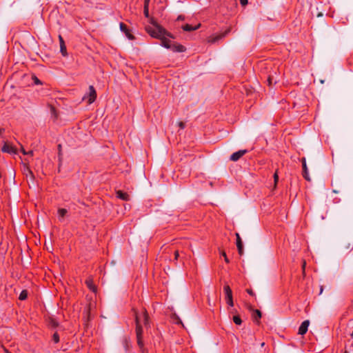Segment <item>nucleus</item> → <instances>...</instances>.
I'll return each mask as SVG.
<instances>
[{"mask_svg": "<svg viewBox=\"0 0 353 353\" xmlns=\"http://www.w3.org/2000/svg\"><path fill=\"white\" fill-rule=\"evenodd\" d=\"M323 292V287H321V290H320V294H321Z\"/></svg>", "mask_w": 353, "mask_h": 353, "instance_id": "39", "label": "nucleus"}, {"mask_svg": "<svg viewBox=\"0 0 353 353\" xmlns=\"http://www.w3.org/2000/svg\"><path fill=\"white\" fill-rule=\"evenodd\" d=\"M59 43H65V42H64V40H63V37H62L61 35H59Z\"/></svg>", "mask_w": 353, "mask_h": 353, "instance_id": "32", "label": "nucleus"}, {"mask_svg": "<svg viewBox=\"0 0 353 353\" xmlns=\"http://www.w3.org/2000/svg\"><path fill=\"white\" fill-rule=\"evenodd\" d=\"M268 85H271L272 84H275L276 83V80L274 79V78L271 76H269L268 79Z\"/></svg>", "mask_w": 353, "mask_h": 353, "instance_id": "23", "label": "nucleus"}, {"mask_svg": "<svg viewBox=\"0 0 353 353\" xmlns=\"http://www.w3.org/2000/svg\"><path fill=\"white\" fill-rule=\"evenodd\" d=\"M68 210L65 208H59L58 209L57 214H58V219L60 221H62L65 217V216L67 214Z\"/></svg>", "mask_w": 353, "mask_h": 353, "instance_id": "16", "label": "nucleus"}, {"mask_svg": "<svg viewBox=\"0 0 353 353\" xmlns=\"http://www.w3.org/2000/svg\"><path fill=\"white\" fill-rule=\"evenodd\" d=\"M223 256H224L225 261L227 263H228V262H229V261H228V257H227V256H226V254H225V252H223Z\"/></svg>", "mask_w": 353, "mask_h": 353, "instance_id": "34", "label": "nucleus"}, {"mask_svg": "<svg viewBox=\"0 0 353 353\" xmlns=\"http://www.w3.org/2000/svg\"><path fill=\"white\" fill-rule=\"evenodd\" d=\"M239 1L242 6H245L248 4V0H239Z\"/></svg>", "mask_w": 353, "mask_h": 353, "instance_id": "27", "label": "nucleus"}, {"mask_svg": "<svg viewBox=\"0 0 353 353\" xmlns=\"http://www.w3.org/2000/svg\"><path fill=\"white\" fill-rule=\"evenodd\" d=\"M21 151L23 154H28L27 152L24 150L23 147H21Z\"/></svg>", "mask_w": 353, "mask_h": 353, "instance_id": "35", "label": "nucleus"}, {"mask_svg": "<svg viewBox=\"0 0 353 353\" xmlns=\"http://www.w3.org/2000/svg\"><path fill=\"white\" fill-rule=\"evenodd\" d=\"M117 197L119 198L120 199L123 201H129L130 200V196L128 193L124 192L121 190H118L116 192Z\"/></svg>", "mask_w": 353, "mask_h": 353, "instance_id": "13", "label": "nucleus"}, {"mask_svg": "<svg viewBox=\"0 0 353 353\" xmlns=\"http://www.w3.org/2000/svg\"><path fill=\"white\" fill-rule=\"evenodd\" d=\"M28 296V292L26 290H22L19 294V299L21 301L26 299Z\"/></svg>", "mask_w": 353, "mask_h": 353, "instance_id": "21", "label": "nucleus"}, {"mask_svg": "<svg viewBox=\"0 0 353 353\" xmlns=\"http://www.w3.org/2000/svg\"><path fill=\"white\" fill-rule=\"evenodd\" d=\"M310 325L309 320H305L301 324L299 328V334L303 335L305 334L308 329V326Z\"/></svg>", "mask_w": 353, "mask_h": 353, "instance_id": "10", "label": "nucleus"}, {"mask_svg": "<svg viewBox=\"0 0 353 353\" xmlns=\"http://www.w3.org/2000/svg\"><path fill=\"white\" fill-rule=\"evenodd\" d=\"M246 292L250 294V295H252V296H254V292L252 291V289H247L246 290Z\"/></svg>", "mask_w": 353, "mask_h": 353, "instance_id": "28", "label": "nucleus"}, {"mask_svg": "<svg viewBox=\"0 0 353 353\" xmlns=\"http://www.w3.org/2000/svg\"><path fill=\"white\" fill-rule=\"evenodd\" d=\"M302 163V167H303V176L305 178L307 181H310V178L308 174V169L306 164V159L305 157L302 158L301 159Z\"/></svg>", "mask_w": 353, "mask_h": 353, "instance_id": "9", "label": "nucleus"}, {"mask_svg": "<svg viewBox=\"0 0 353 353\" xmlns=\"http://www.w3.org/2000/svg\"><path fill=\"white\" fill-rule=\"evenodd\" d=\"M97 98V92L94 88L92 85L89 86V93H88V103H92Z\"/></svg>", "mask_w": 353, "mask_h": 353, "instance_id": "6", "label": "nucleus"}, {"mask_svg": "<svg viewBox=\"0 0 353 353\" xmlns=\"http://www.w3.org/2000/svg\"><path fill=\"white\" fill-rule=\"evenodd\" d=\"M179 126L180 127L181 129H183L185 128V123L183 122H179Z\"/></svg>", "mask_w": 353, "mask_h": 353, "instance_id": "30", "label": "nucleus"}, {"mask_svg": "<svg viewBox=\"0 0 353 353\" xmlns=\"http://www.w3.org/2000/svg\"><path fill=\"white\" fill-rule=\"evenodd\" d=\"M1 150L3 152H6L9 154H17V150L14 147L11 145H9L7 143H5L3 145Z\"/></svg>", "mask_w": 353, "mask_h": 353, "instance_id": "7", "label": "nucleus"}, {"mask_svg": "<svg viewBox=\"0 0 353 353\" xmlns=\"http://www.w3.org/2000/svg\"><path fill=\"white\" fill-rule=\"evenodd\" d=\"M248 152L247 150H240L237 152H234L231 156L230 159L232 161H238L241 157H242L244 154Z\"/></svg>", "mask_w": 353, "mask_h": 353, "instance_id": "4", "label": "nucleus"}, {"mask_svg": "<svg viewBox=\"0 0 353 353\" xmlns=\"http://www.w3.org/2000/svg\"><path fill=\"white\" fill-rule=\"evenodd\" d=\"M185 19V17L183 15H179L178 17H177V20L178 21H182V20H184Z\"/></svg>", "mask_w": 353, "mask_h": 353, "instance_id": "31", "label": "nucleus"}, {"mask_svg": "<svg viewBox=\"0 0 353 353\" xmlns=\"http://www.w3.org/2000/svg\"><path fill=\"white\" fill-rule=\"evenodd\" d=\"M143 13L145 17H149V6L144 5Z\"/></svg>", "mask_w": 353, "mask_h": 353, "instance_id": "22", "label": "nucleus"}, {"mask_svg": "<svg viewBox=\"0 0 353 353\" xmlns=\"http://www.w3.org/2000/svg\"><path fill=\"white\" fill-rule=\"evenodd\" d=\"M135 321H136V334L137 344L144 353V343L143 341V328L142 325H144L148 328L149 325V316L145 310H143L140 314L135 312Z\"/></svg>", "mask_w": 353, "mask_h": 353, "instance_id": "1", "label": "nucleus"}, {"mask_svg": "<svg viewBox=\"0 0 353 353\" xmlns=\"http://www.w3.org/2000/svg\"><path fill=\"white\" fill-rule=\"evenodd\" d=\"M85 284L90 290H91L93 292H97V287L94 284L92 278H91V277L88 278L85 280Z\"/></svg>", "mask_w": 353, "mask_h": 353, "instance_id": "12", "label": "nucleus"}, {"mask_svg": "<svg viewBox=\"0 0 353 353\" xmlns=\"http://www.w3.org/2000/svg\"><path fill=\"white\" fill-rule=\"evenodd\" d=\"M179 252L177 250H176L174 252V260H177L179 258Z\"/></svg>", "mask_w": 353, "mask_h": 353, "instance_id": "29", "label": "nucleus"}, {"mask_svg": "<svg viewBox=\"0 0 353 353\" xmlns=\"http://www.w3.org/2000/svg\"><path fill=\"white\" fill-rule=\"evenodd\" d=\"M28 154H30V155H32L33 154V151L32 150H30L28 152H27Z\"/></svg>", "mask_w": 353, "mask_h": 353, "instance_id": "38", "label": "nucleus"}, {"mask_svg": "<svg viewBox=\"0 0 353 353\" xmlns=\"http://www.w3.org/2000/svg\"><path fill=\"white\" fill-rule=\"evenodd\" d=\"M161 41V46L167 49L170 48V46L172 44V42L169 40L168 39L165 38V36L163 37L162 39H160Z\"/></svg>", "mask_w": 353, "mask_h": 353, "instance_id": "15", "label": "nucleus"}, {"mask_svg": "<svg viewBox=\"0 0 353 353\" xmlns=\"http://www.w3.org/2000/svg\"><path fill=\"white\" fill-rule=\"evenodd\" d=\"M252 318L254 321H255L256 323H259V319L261 318V311L259 310H254L252 314Z\"/></svg>", "mask_w": 353, "mask_h": 353, "instance_id": "17", "label": "nucleus"}, {"mask_svg": "<svg viewBox=\"0 0 353 353\" xmlns=\"http://www.w3.org/2000/svg\"><path fill=\"white\" fill-rule=\"evenodd\" d=\"M200 26H201V24H198L197 26H193L190 24H185L182 26V29L184 31L190 32V31H193V30H196L199 29Z\"/></svg>", "mask_w": 353, "mask_h": 353, "instance_id": "14", "label": "nucleus"}, {"mask_svg": "<svg viewBox=\"0 0 353 353\" xmlns=\"http://www.w3.org/2000/svg\"><path fill=\"white\" fill-rule=\"evenodd\" d=\"M170 50L174 52H183L186 50V48L183 45L179 44L175 42H172V44L170 46Z\"/></svg>", "mask_w": 353, "mask_h": 353, "instance_id": "5", "label": "nucleus"}, {"mask_svg": "<svg viewBox=\"0 0 353 353\" xmlns=\"http://www.w3.org/2000/svg\"><path fill=\"white\" fill-rule=\"evenodd\" d=\"M59 43H65V42H64V40H63V37H62L61 35H59Z\"/></svg>", "mask_w": 353, "mask_h": 353, "instance_id": "33", "label": "nucleus"}, {"mask_svg": "<svg viewBox=\"0 0 353 353\" xmlns=\"http://www.w3.org/2000/svg\"><path fill=\"white\" fill-rule=\"evenodd\" d=\"M60 51H61V54H63V56L67 55L66 46L65 45V43H60Z\"/></svg>", "mask_w": 353, "mask_h": 353, "instance_id": "19", "label": "nucleus"}, {"mask_svg": "<svg viewBox=\"0 0 353 353\" xmlns=\"http://www.w3.org/2000/svg\"><path fill=\"white\" fill-rule=\"evenodd\" d=\"M229 32H230V29H228L222 33L212 34L208 38V42L210 43H214L217 42L218 41H219L220 39H222L223 38H224L229 33Z\"/></svg>", "mask_w": 353, "mask_h": 353, "instance_id": "3", "label": "nucleus"}, {"mask_svg": "<svg viewBox=\"0 0 353 353\" xmlns=\"http://www.w3.org/2000/svg\"><path fill=\"white\" fill-rule=\"evenodd\" d=\"M146 30L151 37L159 39L165 36H170V34L158 24H154V27H147Z\"/></svg>", "mask_w": 353, "mask_h": 353, "instance_id": "2", "label": "nucleus"}, {"mask_svg": "<svg viewBox=\"0 0 353 353\" xmlns=\"http://www.w3.org/2000/svg\"><path fill=\"white\" fill-rule=\"evenodd\" d=\"M34 79H35L34 82L36 84H41L40 81L37 77H35Z\"/></svg>", "mask_w": 353, "mask_h": 353, "instance_id": "36", "label": "nucleus"}, {"mask_svg": "<svg viewBox=\"0 0 353 353\" xmlns=\"http://www.w3.org/2000/svg\"><path fill=\"white\" fill-rule=\"evenodd\" d=\"M6 353H11V352H9L8 350H6Z\"/></svg>", "mask_w": 353, "mask_h": 353, "instance_id": "40", "label": "nucleus"}, {"mask_svg": "<svg viewBox=\"0 0 353 353\" xmlns=\"http://www.w3.org/2000/svg\"><path fill=\"white\" fill-rule=\"evenodd\" d=\"M223 290L225 294V299L229 298V297H232V292L228 285H225L223 287Z\"/></svg>", "mask_w": 353, "mask_h": 353, "instance_id": "18", "label": "nucleus"}, {"mask_svg": "<svg viewBox=\"0 0 353 353\" xmlns=\"http://www.w3.org/2000/svg\"><path fill=\"white\" fill-rule=\"evenodd\" d=\"M119 26L121 31L123 32L129 39H134V36L130 33V30L125 23H120Z\"/></svg>", "mask_w": 353, "mask_h": 353, "instance_id": "8", "label": "nucleus"}, {"mask_svg": "<svg viewBox=\"0 0 353 353\" xmlns=\"http://www.w3.org/2000/svg\"><path fill=\"white\" fill-rule=\"evenodd\" d=\"M236 247L238 249V252L240 255H242L243 253V243H242L241 236L239 233H236Z\"/></svg>", "mask_w": 353, "mask_h": 353, "instance_id": "11", "label": "nucleus"}, {"mask_svg": "<svg viewBox=\"0 0 353 353\" xmlns=\"http://www.w3.org/2000/svg\"><path fill=\"white\" fill-rule=\"evenodd\" d=\"M149 2H150V0H145L144 5H147L148 6H149Z\"/></svg>", "mask_w": 353, "mask_h": 353, "instance_id": "37", "label": "nucleus"}, {"mask_svg": "<svg viewBox=\"0 0 353 353\" xmlns=\"http://www.w3.org/2000/svg\"><path fill=\"white\" fill-rule=\"evenodd\" d=\"M53 341L55 343H57L59 341V334L57 333H54L53 334Z\"/></svg>", "mask_w": 353, "mask_h": 353, "instance_id": "25", "label": "nucleus"}, {"mask_svg": "<svg viewBox=\"0 0 353 353\" xmlns=\"http://www.w3.org/2000/svg\"><path fill=\"white\" fill-rule=\"evenodd\" d=\"M344 353H347L346 351Z\"/></svg>", "mask_w": 353, "mask_h": 353, "instance_id": "42", "label": "nucleus"}, {"mask_svg": "<svg viewBox=\"0 0 353 353\" xmlns=\"http://www.w3.org/2000/svg\"><path fill=\"white\" fill-rule=\"evenodd\" d=\"M233 321L236 325H241L242 323L241 319L239 315H235L233 316Z\"/></svg>", "mask_w": 353, "mask_h": 353, "instance_id": "20", "label": "nucleus"}, {"mask_svg": "<svg viewBox=\"0 0 353 353\" xmlns=\"http://www.w3.org/2000/svg\"><path fill=\"white\" fill-rule=\"evenodd\" d=\"M225 299H226V303L229 306L232 307L234 305L232 297H229Z\"/></svg>", "mask_w": 353, "mask_h": 353, "instance_id": "24", "label": "nucleus"}, {"mask_svg": "<svg viewBox=\"0 0 353 353\" xmlns=\"http://www.w3.org/2000/svg\"><path fill=\"white\" fill-rule=\"evenodd\" d=\"M351 336L353 338V331H352V332L351 334Z\"/></svg>", "mask_w": 353, "mask_h": 353, "instance_id": "41", "label": "nucleus"}, {"mask_svg": "<svg viewBox=\"0 0 353 353\" xmlns=\"http://www.w3.org/2000/svg\"><path fill=\"white\" fill-rule=\"evenodd\" d=\"M274 183L276 184L277 183L278 180H279V176H278L277 172H276L274 174Z\"/></svg>", "mask_w": 353, "mask_h": 353, "instance_id": "26", "label": "nucleus"}]
</instances>
